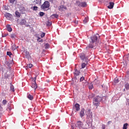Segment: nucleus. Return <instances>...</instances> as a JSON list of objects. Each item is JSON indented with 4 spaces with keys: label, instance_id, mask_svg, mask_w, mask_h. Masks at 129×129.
<instances>
[{
    "label": "nucleus",
    "instance_id": "obj_1",
    "mask_svg": "<svg viewBox=\"0 0 129 129\" xmlns=\"http://www.w3.org/2000/svg\"><path fill=\"white\" fill-rule=\"evenodd\" d=\"M99 40V35L96 34L91 37L90 44L87 46L86 49H93L96 46V43Z\"/></svg>",
    "mask_w": 129,
    "mask_h": 129
},
{
    "label": "nucleus",
    "instance_id": "obj_2",
    "mask_svg": "<svg viewBox=\"0 0 129 129\" xmlns=\"http://www.w3.org/2000/svg\"><path fill=\"white\" fill-rule=\"evenodd\" d=\"M102 97H100V96H97L95 97L93 99V104L94 106H96V108L99 106V104H100V102L102 100Z\"/></svg>",
    "mask_w": 129,
    "mask_h": 129
},
{
    "label": "nucleus",
    "instance_id": "obj_3",
    "mask_svg": "<svg viewBox=\"0 0 129 129\" xmlns=\"http://www.w3.org/2000/svg\"><path fill=\"white\" fill-rule=\"evenodd\" d=\"M49 8H50V2L49 1H45L41 6V9L43 11H48Z\"/></svg>",
    "mask_w": 129,
    "mask_h": 129
},
{
    "label": "nucleus",
    "instance_id": "obj_4",
    "mask_svg": "<svg viewBox=\"0 0 129 129\" xmlns=\"http://www.w3.org/2000/svg\"><path fill=\"white\" fill-rule=\"evenodd\" d=\"M76 127H78L80 129H87L86 128H84V124L83 122L80 120H79L77 122L76 124Z\"/></svg>",
    "mask_w": 129,
    "mask_h": 129
},
{
    "label": "nucleus",
    "instance_id": "obj_5",
    "mask_svg": "<svg viewBox=\"0 0 129 129\" xmlns=\"http://www.w3.org/2000/svg\"><path fill=\"white\" fill-rule=\"evenodd\" d=\"M86 115L88 118H90L91 121H92V112L90 110V109H88L86 110Z\"/></svg>",
    "mask_w": 129,
    "mask_h": 129
},
{
    "label": "nucleus",
    "instance_id": "obj_6",
    "mask_svg": "<svg viewBox=\"0 0 129 129\" xmlns=\"http://www.w3.org/2000/svg\"><path fill=\"white\" fill-rule=\"evenodd\" d=\"M80 57L81 60H82L83 61H84V62H86V63H87V62H88V57L86 56L84 54V53L81 54Z\"/></svg>",
    "mask_w": 129,
    "mask_h": 129
},
{
    "label": "nucleus",
    "instance_id": "obj_7",
    "mask_svg": "<svg viewBox=\"0 0 129 129\" xmlns=\"http://www.w3.org/2000/svg\"><path fill=\"white\" fill-rule=\"evenodd\" d=\"M67 9V8L63 5H60L58 7V10L60 12H64V11Z\"/></svg>",
    "mask_w": 129,
    "mask_h": 129
},
{
    "label": "nucleus",
    "instance_id": "obj_8",
    "mask_svg": "<svg viewBox=\"0 0 129 129\" xmlns=\"http://www.w3.org/2000/svg\"><path fill=\"white\" fill-rule=\"evenodd\" d=\"M85 110L84 108L81 109L80 112V116L82 118L84 115H85Z\"/></svg>",
    "mask_w": 129,
    "mask_h": 129
},
{
    "label": "nucleus",
    "instance_id": "obj_9",
    "mask_svg": "<svg viewBox=\"0 0 129 129\" xmlns=\"http://www.w3.org/2000/svg\"><path fill=\"white\" fill-rule=\"evenodd\" d=\"M34 83H32L31 87L32 88H34L35 90L37 89V83H36V77L34 78Z\"/></svg>",
    "mask_w": 129,
    "mask_h": 129
},
{
    "label": "nucleus",
    "instance_id": "obj_10",
    "mask_svg": "<svg viewBox=\"0 0 129 129\" xmlns=\"http://www.w3.org/2000/svg\"><path fill=\"white\" fill-rule=\"evenodd\" d=\"M113 6H114V3L113 2H110L109 3V6H107L108 9H113Z\"/></svg>",
    "mask_w": 129,
    "mask_h": 129
},
{
    "label": "nucleus",
    "instance_id": "obj_11",
    "mask_svg": "<svg viewBox=\"0 0 129 129\" xmlns=\"http://www.w3.org/2000/svg\"><path fill=\"white\" fill-rule=\"evenodd\" d=\"M75 107L76 109V111H79V110H80V105H79V104H78V103H76L75 105Z\"/></svg>",
    "mask_w": 129,
    "mask_h": 129
},
{
    "label": "nucleus",
    "instance_id": "obj_12",
    "mask_svg": "<svg viewBox=\"0 0 129 129\" xmlns=\"http://www.w3.org/2000/svg\"><path fill=\"white\" fill-rule=\"evenodd\" d=\"M6 29L8 31V32H12V31H13V29L10 25H8L7 26H6Z\"/></svg>",
    "mask_w": 129,
    "mask_h": 129
},
{
    "label": "nucleus",
    "instance_id": "obj_13",
    "mask_svg": "<svg viewBox=\"0 0 129 129\" xmlns=\"http://www.w3.org/2000/svg\"><path fill=\"white\" fill-rule=\"evenodd\" d=\"M19 11L21 14H25V8L24 7H20L19 8Z\"/></svg>",
    "mask_w": 129,
    "mask_h": 129
},
{
    "label": "nucleus",
    "instance_id": "obj_14",
    "mask_svg": "<svg viewBox=\"0 0 129 129\" xmlns=\"http://www.w3.org/2000/svg\"><path fill=\"white\" fill-rule=\"evenodd\" d=\"M74 74L76 75V76H79L80 74V71L77 70V69H75V72L74 73Z\"/></svg>",
    "mask_w": 129,
    "mask_h": 129
},
{
    "label": "nucleus",
    "instance_id": "obj_15",
    "mask_svg": "<svg viewBox=\"0 0 129 129\" xmlns=\"http://www.w3.org/2000/svg\"><path fill=\"white\" fill-rule=\"evenodd\" d=\"M10 89L12 91V92H15V87L12 84V83H10Z\"/></svg>",
    "mask_w": 129,
    "mask_h": 129
},
{
    "label": "nucleus",
    "instance_id": "obj_16",
    "mask_svg": "<svg viewBox=\"0 0 129 129\" xmlns=\"http://www.w3.org/2000/svg\"><path fill=\"white\" fill-rule=\"evenodd\" d=\"M27 23V21H26V20L22 19L21 21L20 22V25H26V23Z\"/></svg>",
    "mask_w": 129,
    "mask_h": 129
},
{
    "label": "nucleus",
    "instance_id": "obj_17",
    "mask_svg": "<svg viewBox=\"0 0 129 129\" xmlns=\"http://www.w3.org/2000/svg\"><path fill=\"white\" fill-rule=\"evenodd\" d=\"M27 98L30 100H33V99L34 98V97L32 95H31L30 94H28L27 95Z\"/></svg>",
    "mask_w": 129,
    "mask_h": 129
},
{
    "label": "nucleus",
    "instance_id": "obj_18",
    "mask_svg": "<svg viewBox=\"0 0 129 129\" xmlns=\"http://www.w3.org/2000/svg\"><path fill=\"white\" fill-rule=\"evenodd\" d=\"M5 17H6L7 18H11V17H12V15L9 13H6L5 14Z\"/></svg>",
    "mask_w": 129,
    "mask_h": 129
},
{
    "label": "nucleus",
    "instance_id": "obj_19",
    "mask_svg": "<svg viewBox=\"0 0 129 129\" xmlns=\"http://www.w3.org/2000/svg\"><path fill=\"white\" fill-rule=\"evenodd\" d=\"M7 55L8 56H9L10 57V58H12L13 57V54L10 51H7Z\"/></svg>",
    "mask_w": 129,
    "mask_h": 129
},
{
    "label": "nucleus",
    "instance_id": "obj_20",
    "mask_svg": "<svg viewBox=\"0 0 129 129\" xmlns=\"http://www.w3.org/2000/svg\"><path fill=\"white\" fill-rule=\"evenodd\" d=\"M86 6H87V4L85 2L81 3V7H82L83 8H85Z\"/></svg>",
    "mask_w": 129,
    "mask_h": 129
},
{
    "label": "nucleus",
    "instance_id": "obj_21",
    "mask_svg": "<svg viewBox=\"0 0 129 129\" xmlns=\"http://www.w3.org/2000/svg\"><path fill=\"white\" fill-rule=\"evenodd\" d=\"M15 15L17 18H20V17H21V14L18 11L15 12Z\"/></svg>",
    "mask_w": 129,
    "mask_h": 129
},
{
    "label": "nucleus",
    "instance_id": "obj_22",
    "mask_svg": "<svg viewBox=\"0 0 129 129\" xmlns=\"http://www.w3.org/2000/svg\"><path fill=\"white\" fill-rule=\"evenodd\" d=\"M32 67H33V64H27V66L26 67V69L27 70L28 68H31Z\"/></svg>",
    "mask_w": 129,
    "mask_h": 129
},
{
    "label": "nucleus",
    "instance_id": "obj_23",
    "mask_svg": "<svg viewBox=\"0 0 129 129\" xmlns=\"http://www.w3.org/2000/svg\"><path fill=\"white\" fill-rule=\"evenodd\" d=\"M38 15L40 17H43V16L45 15V13H44L43 12H40L39 13Z\"/></svg>",
    "mask_w": 129,
    "mask_h": 129
},
{
    "label": "nucleus",
    "instance_id": "obj_24",
    "mask_svg": "<svg viewBox=\"0 0 129 129\" xmlns=\"http://www.w3.org/2000/svg\"><path fill=\"white\" fill-rule=\"evenodd\" d=\"M127 125H128V124L127 123H125V124H124L123 126V129H127Z\"/></svg>",
    "mask_w": 129,
    "mask_h": 129
},
{
    "label": "nucleus",
    "instance_id": "obj_25",
    "mask_svg": "<svg viewBox=\"0 0 129 129\" xmlns=\"http://www.w3.org/2000/svg\"><path fill=\"white\" fill-rule=\"evenodd\" d=\"M82 68H81V69H83L84 68H85V66H86V63H85V62H83L82 63Z\"/></svg>",
    "mask_w": 129,
    "mask_h": 129
},
{
    "label": "nucleus",
    "instance_id": "obj_26",
    "mask_svg": "<svg viewBox=\"0 0 129 129\" xmlns=\"http://www.w3.org/2000/svg\"><path fill=\"white\" fill-rule=\"evenodd\" d=\"M50 45H49L48 43H46L44 45V48L45 49H48L49 48Z\"/></svg>",
    "mask_w": 129,
    "mask_h": 129
},
{
    "label": "nucleus",
    "instance_id": "obj_27",
    "mask_svg": "<svg viewBox=\"0 0 129 129\" xmlns=\"http://www.w3.org/2000/svg\"><path fill=\"white\" fill-rule=\"evenodd\" d=\"M99 83L98 82V81H97V80H95L93 82V84L94 85H98Z\"/></svg>",
    "mask_w": 129,
    "mask_h": 129
},
{
    "label": "nucleus",
    "instance_id": "obj_28",
    "mask_svg": "<svg viewBox=\"0 0 129 129\" xmlns=\"http://www.w3.org/2000/svg\"><path fill=\"white\" fill-rule=\"evenodd\" d=\"M76 4H77V6H78V7H81V2H80V1H77L76 2Z\"/></svg>",
    "mask_w": 129,
    "mask_h": 129
},
{
    "label": "nucleus",
    "instance_id": "obj_29",
    "mask_svg": "<svg viewBox=\"0 0 129 129\" xmlns=\"http://www.w3.org/2000/svg\"><path fill=\"white\" fill-rule=\"evenodd\" d=\"M2 103H3V105H6V104H7V103H8V101H7V100H3Z\"/></svg>",
    "mask_w": 129,
    "mask_h": 129
},
{
    "label": "nucleus",
    "instance_id": "obj_30",
    "mask_svg": "<svg viewBox=\"0 0 129 129\" xmlns=\"http://www.w3.org/2000/svg\"><path fill=\"white\" fill-rule=\"evenodd\" d=\"M16 37H17V35H16L15 34H11V38H12V39L16 38Z\"/></svg>",
    "mask_w": 129,
    "mask_h": 129
},
{
    "label": "nucleus",
    "instance_id": "obj_31",
    "mask_svg": "<svg viewBox=\"0 0 129 129\" xmlns=\"http://www.w3.org/2000/svg\"><path fill=\"white\" fill-rule=\"evenodd\" d=\"M45 35H46V33H45V32H42L41 33V38H44V37H45Z\"/></svg>",
    "mask_w": 129,
    "mask_h": 129
},
{
    "label": "nucleus",
    "instance_id": "obj_32",
    "mask_svg": "<svg viewBox=\"0 0 129 129\" xmlns=\"http://www.w3.org/2000/svg\"><path fill=\"white\" fill-rule=\"evenodd\" d=\"M52 18H58V15L57 14H53L52 16H51Z\"/></svg>",
    "mask_w": 129,
    "mask_h": 129
},
{
    "label": "nucleus",
    "instance_id": "obj_33",
    "mask_svg": "<svg viewBox=\"0 0 129 129\" xmlns=\"http://www.w3.org/2000/svg\"><path fill=\"white\" fill-rule=\"evenodd\" d=\"M33 11H37L38 10V7L36 6H33Z\"/></svg>",
    "mask_w": 129,
    "mask_h": 129
},
{
    "label": "nucleus",
    "instance_id": "obj_34",
    "mask_svg": "<svg viewBox=\"0 0 129 129\" xmlns=\"http://www.w3.org/2000/svg\"><path fill=\"white\" fill-rule=\"evenodd\" d=\"M25 56H27V57L30 56V53L29 52V51L25 52Z\"/></svg>",
    "mask_w": 129,
    "mask_h": 129
},
{
    "label": "nucleus",
    "instance_id": "obj_35",
    "mask_svg": "<svg viewBox=\"0 0 129 129\" xmlns=\"http://www.w3.org/2000/svg\"><path fill=\"white\" fill-rule=\"evenodd\" d=\"M125 88L126 89H129V84H127L125 85Z\"/></svg>",
    "mask_w": 129,
    "mask_h": 129
},
{
    "label": "nucleus",
    "instance_id": "obj_36",
    "mask_svg": "<svg viewBox=\"0 0 129 129\" xmlns=\"http://www.w3.org/2000/svg\"><path fill=\"white\" fill-rule=\"evenodd\" d=\"M84 80V77H81V78L80 79V82H82Z\"/></svg>",
    "mask_w": 129,
    "mask_h": 129
},
{
    "label": "nucleus",
    "instance_id": "obj_37",
    "mask_svg": "<svg viewBox=\"0 0 129 129\" xmlns=\"http://www.w3.org/2000/svg\"><path fill=\"white\" fill-rule=\"evenodd\" d=\"M42 0H35V3H36V4H41V1Z\"/></svg>",
    "mask_w": 129,
    "mask_h": 129
},
{
    "label": "nucleus",
    "instance_id": "obj_38",
    "mask_svg": "<svg viewBox=\"0 0 129 129\" xmlns=\"http://www.w3.org/2000/svg\"><path fill=\"white\" fill-rule=\"evenodd\" d=\"M15 1L16 0H9L10 4H12V5H13V4H14Z\"/></svg>",
    "mask_w": 129,
    "mask_h": 129
},
{
    "label": "nucleus",
    "instance_id": "obj_39",
    "mask_svg": "<svg viewBox=\"0 0 129 129\" xmlns=\"http://www.w3.org/2000/svg\"><path fill=\"white\" fill-rule=\"evenodd\" d=\"M37 41H38V42H43V39H41L40 37H38Z\"/></svg>",
    "mask_w": 129,
    "mask_h": 129
},
{
    "label": "nucleus",
    "instance_id": "obj_40",
    "mask_svg": "<svg viewBox=\"0 0 129 129\" xmlns=\"http://www.w3.org/2000/svg\"><path fill=\"white\" fill-rule=\"evenodd\" d=\"M87 22H88V19L87 18H85L84 20V23H87Z\"/></svg>",
    "mask_w": 129,
    "mask_h": 129
},
{
    "label": "nucleus",
    "instance_id": "obj_41",
    "mask_svg": "<svg viewBox=\"0 0 129 129\" xmlns=\"http://www.w3.org/2000/svg\"><path fill=\"white\" fill-rule=\"evenodd\" d=\"M51 25H52V23H51L50 22H47V26H48V27H50L51 26Z\"/></svg>",
    "mask_w": 129,
    "mask_h": 129
},
{
    "label": "nucleus",
    "instance_id": "obj_42",
    "mask_svg": "<svg viewBox=\"0 0 129 129\" xmlns=\"http://www.w3.org/2000/svg\"><path fill=\"white\" fill-rule=\"evenodd\" d=\"M89 89H93V85L89 86Z\"/></svg>",
    "mask_w": 129,
    "mask_h": 129
},
{
    "label": "nucleus",
    "instance_id": "obj_43",
    "mask_svg": "<svg viewBox=\"0 0 129 129\" xmlns=\"http://www.w3.org/2000/svg\"><path fill=\"white\" fill-rule=\"evenodd\" d=\"M17 49V47H16V45H14L12 46V50H16Z\"/></svg>",
    "mask_w": 129,
    "mask_h": 129
},
{
    "label": "nucleus",
    "instance_id": "obj_44",
    "mask_svg": "<svg viewBox=\"0 0 129 129\" xmlns=\"http://www.w3.org/2000/svg\"><path fill=\"white\" fill-rule=\"evenodd\" d=\"M114 82L115 83H118V82H119L118 79H115V80H114Z\"/></svg>",
    "mask_w": 129,
    "mask_h": 129
},
{
    "label": "nucleus",
    "instance_id": "obj_45",
    "mask_svg": "<svg viewBox=\"0 0 129 129\" xmlns=\"http://www.w3.org/2000/svg\"><path fill=\"white\" fill-rule=\"evenodd\" d=\"M74 23L75 24H76V25H78V20H74Z\"/></svg>",
    "mask_w": 129,
    "mask_h": 129
},
{
    "label": "nucleus",
    "instance_id": "obj_46",
    "mask_svg": "<svg viewBox=\"0 0 129 129\" xmlns=\"http://www.w3.org/2000/svg\"><path fill=\"white\" fill-rule=\"evenodd\" d=\"M101 128H102V129H105V125H104V124H103L102 125Z\"/></svg>",
    "mask_w": 129,
    "mask_h": 129
},
{
    "label": "nucleus",
    "instance_id": "obj_47",
    "mask_svg": "<svg viewBox=\"0 0 129 129\" xmlns=\"http://www.w3.org/2000/svg\"><path fill=\"white\" fill-rule=\"evenodd\" d=\"M7 110H9V111H11L12 110V108L11 107H8V108H7Z\"/></svg>",
    "mask_w": 129,
    "mask_h": 129
},
{
    "label": "nucleus",
    "instance_id": "obj_48",
    "mask_svg": "<svg viewBox=\"0 0 129 129\" xmlns=\"http://www.w3.org/2000/svg\"><path fill=\"white\" fill-rule=\"evenodd\" d=\"M7 36H8V35L7 34H3L2 35V37L3 38H5V37H7Z\"/></svg>",
    "mask_w": 129,
    "mask_h": 129
},
{
    "label": "nucleus",
    "instance_id": "obj_49",
    "mask_svg": "<svg viewBox=\"0 0 129 129\" xmlns=\"http://www.w3.org/2000/svg\"><path fill=\"white\" fill-rule=\"evenodd\" d=\"M126 101H127L126 104H127V103H128V106H129V99H126Z\"/></svg>",
    "mask_w": 129,
    "mask_h": 129
},
{
    "label": "nucleus",
    "instance_id": "obj_50",
    "mask_svg": "<svg viewBox=\"0 0 129 129\" xmlns=\"http://www.w3.org/2000/svg\"><path fill=\"white\" fill-rule=\"evenodd\" d=\"M50 3H54V0H48Z\"/></svg>",
    "mask_w": 129,
    "mask_h": 129
},
{
    "label": "nucleus",
    "instance_id": "obj_51",
    "mask_svg": "<svg viewBox=\"0 0 129 129\" xmlns=\"http://www.w3.org/2000/svg\"><path fill=\"white\" fill-rule=\"evenodd\" d=\"M2 114H3V112H0V118L2 117Z\"/></svg>",
    "mask_w": 129,
    "mask_h": 129
},
{
    "label": "nucleus",
    "instance_id": "obj_52",
    "mask_svg": "<svg viewBox=\"0 0 129 129\" xmlns=\"http://www.w3.org/2000/svg\"><path fill=\"white\" fill-rule=\"evenodd\" d=\"M107 123L108 124H110V123H111V121H109Z\"/></svg>",
    "mask_w": 129,
    "mask_h": 129
},
{
    "label": "nucleus",
    "instance_id": "obj_53",
    "mask_svg": "<svg viewBox=\"0 0 129 129\" xmlns=\"http://www.w3.org/2000/svg\"><path fill=\"white\" fill-rule=\"evenodd\" d=\"M98 2H99V3H102V0H98Z\"/></svg>",
    "mask_w": 129,
    "mask_h": 129
},
{
    "label": "nucleus",
    "instance_id": "obj_54",
    "mask_svg": "<svg viewBox=\"0 0 129 129\" xmlns=\"http://www.w3.org/2000/svg\"><path fill=\"white\" fill-rule=\"evenodd\" d=\"M71 127H72V129H74V127L72 125H71Z\"/></svg>",
    "mask_w": 129,
    "mask_h": 129
},
{
    "label": "nucleus",
    "instance_id": "obj_55",
    "mask_svg": "<svg viewBox=\"0 0 129 129\" xmlns=\"http://www.w3.org/2000/svg\"><path fill=\"white\" fill-rule=\"evenodd\" d=\"M91 124V125H92V123H90L89 124Z\"/></svg>",
    "mask_w": 129,
    "mask_h": 129
},
{
    "label": "nucleus",
    "instance_id": "obj_56",
    "mask_svg": "<svg viewBox=\"0 0 129 129\" xmlns=\"http://www.w3.org/2000/svg\"><path fill=\"white\" fill-rule=\"evenodd\" d=\"M16 47V49L17 48H19V46H17V47Z\"/></svg>",
    "mask_w": 129,
    "mask_h": 129
},
{
    "label": "nucleus",
    "instance_id": "obj_57",
    "mask_svg": "<svg viewBox=\"0 0 129 129\" xmlns=\"http://www.w3.org/2000/svg\"><path fill=\"white\" fill-rule=\"evenodd\" d=\"M8 106H9V104H8Z\"/></svg>",
    "mask_w": 129,
    "mask_h": 129
}]
</instances>
